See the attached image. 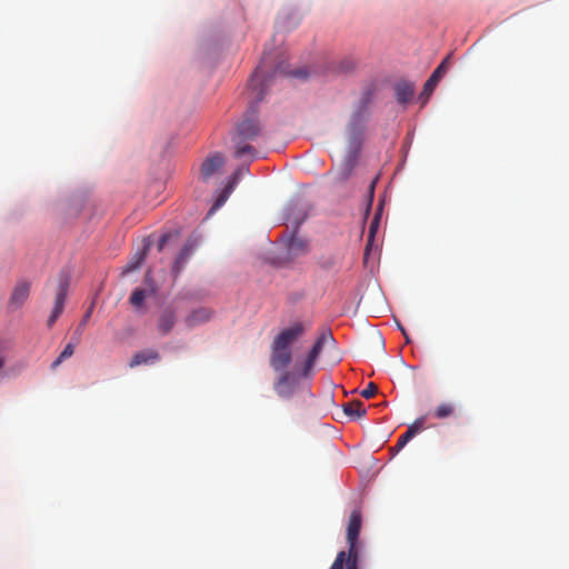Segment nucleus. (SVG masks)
Instances as JSON below:
<instances>
[{
    "instance_id": "obj_35",
    "label": "nucleus",
    "mask_w": 569,
    "mask_h": 569,
    "mask_svg": "<svg viewBox=\"0 0 569 569\" xmlns=\"http://www.w3.org/2000/svg\"><path fill=\"white\" fill-rule=\"evenodd\" d=\"M90 317V312L87 313V316H84L83 318V321H87V319Z\"/></svg>"
},
{
    "instance_id": "obj_11",
    "label": "nucleus",
    "mask_w": 569,
    "mask_h": 569,
    "mask_svg": "<svg viewBox=\"0 0 569 569\" xmlns=\"http://www.w3.org/2000/svg\"><path fill=\"white\" fill-rule=\"evenodd\" d=\"M224 164V158L220 153L209 156L201 164L200 174L202 180H208Z\"/></svg>"
},
{
    "instance_id": "obj_36",
    "label": "nucleus",
    "mask_w": 569,
    "mask_h": 569,
    "mask_svg": "<svg viewBox=\"0 0 569 569\" xmlns=\"http://www.w3.org/2000/svg\"><path fill=\"white\" fill-rule=\"evenodd\" d=\"M90 317V312L87 313V316H84L83 318V321H87V319Z\"/></svg>"
},
{
    "instance_id": "obj_32",
    "label": "nucleus",
    "mask_w": 569,
    "mask_h": 569,
    "mask_svg": "<svg viewBox=\"0 0 569 569\" xmlns=\"http://www.w3.org/2000/svg\"><path fill=\"white\" fill-rule=\"evenodd\" d=\"M398 328L401 330V332H402V335H403V337H405V339H406V342H407V343H410V341H411V340H410V337H409V335L407 333L406 329H405L400 323H398Z\"/></svg>"
},
{
    "instance_id": "obj_19",
    "label": "nucleus",
    "mask_w": 569,
    "mask_h": 569,
    "mask_svg": "<svg viewBox=\"0 0 569 569\" xmlns=\"http://www.w3.org/2000/svg\"><path fill=\"white\" fill-rule=\"evenodd\" d=\"M211 312L206 308H200L194 311H192L187 318H186V325L188 327H194L199 323L206 322L210 319Z\"/></svg>"
},
{
    "instance_id": "obj_23",
    "label": "nucleus",
    "mask_w": 569,
    "mask_h": 569,
    "mask_svg": "<svg viewBox=\"0 0 569 569\" xmlns=\"http://www.w3.org/2000/svg\"><path fill=\"white\" fill-rule=\"evenodd\" d=\"M379 221H380V213L378 212V213H376L375 218L370 222L368 243H367V247H366V254H368L371 241L373 240L375 234H376V232H377V230L379 228Z\"/></svg>"
},
{
    "instance_id": "obj_8",
    "label": "nucleus",
    "mask_w": 569,
    "mask_h": 569,
    "mask_svg": "<svg viewBox=\"0 0 569 569\" xmlns=\"http://www.w3.org/2000/svg\"><path fill=\"white\" fill-rule=\"evenodd\" d=\"M242 172H243L242 169H238L237 171H234L232 173V176L230 177L228 183L221 190V192L218 194L213 206L209 210V212H208L209 216L212 214L216 210H218L219 208H221L226 203V201L228 200L229 196L234 190V188H236V186H237V183H238Z\"/></svg>"
},
{
    "instance_id": "obj_4",
    "label": "nucleus",
    "mask_w": 569,
    "mask_h": 569,
    "mask_svg": "<svg viewBox=\"0 0 569 569\" xmlns=\"http://www.w3.org/2000/svg\"><path fill=\"white\" fill-rule=\"evenodd\" d=\"M261 133V126L256 117V111L251 110L246 114L243 120L238 124L237 132L232 138L234 142V157L241 158L246 154L256 156V150L247 141L254 140Z\"/></svg>"
},
{
    "instance_id": "obj_5",
    "label": "nucleus",
    "mask_w": 569,
    "mask_h": 569,
    "mask_svg": "<svg viewBox=\"0 0 569 569\" xmlns=\"http://www.w3.org/2000/svg\"><path fill=\"white\" fill-rule=\"evenodd\" d=\"M369 103L370 92H365L359 106L353 111L348 123V146L352 152H357L359 150L363 140Z\"/></svg>"
},
{
    "instance_id": "obj_10",
    "label": "nucleus",
    "mask_w": 569,
    "mask_h": 569,
    "mask_svg": "<svg viewBox=\"0 0 569 569\" xmlns=\"http://www.w3.org/2000/svg\"><path fill=\"white\" fill-rule=\"evenodd\" d=\"M198 244H199V241L196 237H189L187 239L184 246L182 247L179 256L177 257V259L174 261V264L172 268L174 273H179L183 269L184 264L187 263L189 258L192 256V253L197 249Z\"/></svg>"
},
{
    "instance_id": "obj_28",
    "label": "nucleus",
    "mask_w": 569,
    "mask_h": 569,
    "mask_svg": "<svg viewBox=\"0 0 569 569\" xmlns=\"http://www.w3.org/2000/svg\"><path fill=\"white\" fill-rule=\"evenodd\" d=\"M74 352V345L69 342L64 349L62 350V352L59 355L60 356V360H66L68 358H70Z\"/></svg>"
},
{
    "instance_id": "obj_1",
    "label": "nucleus",
    "mask_w": 569,
    "mask_h": 569,
    "mask_svg": "<svg viewBox=\"0 0 569 569\" xmlns=\"http://www.w3.org/2000/svg\"><path fill=\"white\" fill-rule=\"evenodd\" d=\"M362 526V515L359 509L352 510L347 527L348 549L341 550L331 565L330 569H360L361 542L359 536Z\"/></svg>"
},
{
    "instance_id": "obj_34",
    "label": "nucleus",
    "mask_w": 569,
    "mask_h": 569,
    "mask_svg": "<svg viewBox=\"0 0 569 569\" xmlns=\"http://www.w3.org/2000/svg\"><path fill=\"white\" fill-rule=\"evenodd\" d=\"M331 266H332V262H329V261L321 264V267L326 268V269H329Z\"/></svg>"
},
{
    "instance_id": "obj_22",
    "label": "nucleus",
    "mask_w": 569,
    "mask_h": 569,
    "mask_svg": "<svg viewBox=\"0 0 569 569\" xmlns=\"http://www.w3.org/2000/svg\"><path fill=\"white\" fill-rule=\"evenodd\" d=\"M146 297H147L146 289L136 288L133 290V292L131 293L129 301L133 307L140 308L143 305Z\"/></svg>"
},
{
    "instance_id": "obj_21",
    "label": "nucleus",
    "mask_w": 569,
    "mask_h": 569,
    "mask_svg": "<svg viewBox=\"0 0 569 569\" xmlns=\"http://www.w3.org/2000/svg\"><path fill=\"white\" fill-rule=\"evenodd\" d=\"M456 412V407L451 402H442L438 405L433 411V417L438 419H446L448 417L453 416Z\"/></svg>"
},
{
    "instance_id": "obj_16",
    "label": "nucleus",
    "mask_w": 569,
    "mask_h": 569,
    "mask_svg": "<svg viewBox=\"0 0 569 569\" xmlns=\"http://www.w3.org/2000/svg\"><path fill=\"white\" fill-rule=\"evenodd\" d=\"M177 317L172 309H164L158 318V330L162 336L168 335L176 323Z\"/></svg>"
},
{
    "instance_id": "obj_7",
    "label": "nucleus",
    "mask_w": 569,
    "mask_h": 569,
    "mask_svg": "<svg viewBox=\"0 0 569 569\" xmlns=\"http://www.w3.org/2000/svg\"><path fill=\"white\" fill-rule=\"evenodd\" d=\"M308 241L296 233L286 240L287 259L295 260L308 252Z\"/></svg>"
},
{
    "instance_id": "obj_12",
    "label": "nucleus",
    "mask_w": 569,
    "mask_h": 569,
    "mask_svg": "<svg viewBox=\"0 0 569 569\" xmlns=\"http://www.w3.org/2000/svg\"><path fill=\"white\" fill-rule=\"evenodd\" d=\"M426 418L420 417L416 419L407 429V431L400 436L397 441L396 449L401 450L416 435H418L425 427Z\"/></svg>"
},
{
    "instance_id": "obj_2",
    "label": "nucleus",
    "mask_w": 569,
    "mask_h": 569,
    "mask_svg": "<svg viewBox=\"0 0 569 569\" xmlns=\"http://www.w3.org/2000/svg\"><path fill=\"white\" fill-rule=\"evenodd\" d=\"M306 327L302 322H296L282 329L272 340L270 347V367L274 371H282L292 361V345L305 333Z\"/></svg>"
},
{
    "instance_id": "obj_3",
    "label": "nucleus",
    "mask_w": 569,
    "mask_h": 569,
    "mask_svg": "<svg viewBox=\"0 0 569 569\" xmlns=\"http://www.w3.org/2000/svg\"><path fill=\"white\" fill-rule=\"evenodd\" d=\"M282 72H284V70L281 68V66H273L271 54L264 53L260 64L250 79L249 91L251 102H261L266 97L267 88L273 83L276 76Z\"/></svg>"
},
{
    "instance_id": "obj_31",
    "label": "nucleus",
    "mask_w": 569,
    "mask_h": 569,
    "mask_svg": "<svg viewBox=\"0 0 569 569\" xmlns=\"http://www.w3.org/2000/svg\"><path fill=\"white\" fill-rule=\"evenodd\" d=\"M291 76L298 77V78H306L307 72L305 70H296V71L291 72Z\"/></svg>"
},
{
    "instance_id": "obj_33",
    "label": "nucleus",
    "mask_w": 569,
    "mask_h": 569,
    "mask_svg": "<svg viewBox=\"0 0 569 569\" xmlns=\"http://www.w3.org/2000/svg\"><path fill=\"white\" fill-rule=\"evenodd\" d=\"M63 360H60V356L51 363V369H57Z\"/></svg>"
},
{
    "instance_id": "obj_6",
    "label": "nucleus",
    "mask_w": 569,
    "mask_h": 569,
    "mask_svg": "<svg viewBox=\"0 0 569 569\" xmlns=\"http://www.w3.org/2000/svg\"><path fill=\"white\" fill-rule=\"evenodd\" d=\"M67 292H68V280L61 279L58 284V288H57L53 309L51 311V315L48 318L47 325L49 328H51L56 323L57 319L62 313V311L64 309Z\"/></svg>"
},
{
    "instance_id": "obj_29",
    "label": "nucleus",
    "mask_w": 569,
    "mask_h": 569,
    "mask_svg": "<svg viewBox=\"0 0 569 569\" xmlns=\"http://www.w3.org/2000/svg\"><path fill=\"white\" fill-rule=\"evenodd\" d=\"M375 184H376V180H373L370 183V186H369V204H368V209L370 208L372 199H373Z\"/></svg>"
},
{
    "instance_id": "obj_26",
    "label": "nucleus",
    "mask_w": 569,
    "mask_h": 569,
    "mask_svg": "<svg viewBox=\"0 0 569 569\" xmlns=\"http://www.w3.org/2000/svg\"><path fill=\"white\" fill-rule=\"evenodd\" d=\"M438 82H439V80L433 78L432 76H430L429 79L426 81L423 91H422V97L425 96L426 100L430 97V94L437 87Z\"/></svg>"
},
{
    "instance_id": "obj_15",
    "label": "nucleus",
    "mask_w": 569,
    "mask_h": 569,
    "mask_svg": "<svg viewBox=\"0 0 569 569\" xmlns=\"http://www.w3.org/2000/svg\"><path fill=\"white\" fill-rule=\"evenodd\" d=\"M160 359L159 353L153 349L142 350L133 355L131 358L129 366L130 368H134L141 365H150L154 363Z\"/></svg>"
},
{
    "instance_id": "obj_30",
    "label": "nucleus",
    "mask_w": 569,
    "mask_h": 569,
    "mask_svg": "<svg viewBox=\"0 0 569 569\" xmlns=\"http://www.w3.org/2000/svg\"><path fill=\"white\" fill-rule=\"evenodd\" d=\"M169 240V234H163L160 240H159V244H158V248L159 250H162L163 247L166 246V243L168 242Z\"/></svg>"
},
{
    "instance_id": "obj_17",
    "label": "nucleus",
    "mask_w": 569,
    "mask_h": 569,
    "mask_svg": "<svg viewBox=\"0 0 569 569\" xmlns=\"http://www.w3.org/2000/svg\"><path fill=\"white\" fill-rule=\"evenodd\" d=\"M395 91L397 101L402 104L409 102L415 94L413 86L405 81L397 83Z\"/></svg>"
},
{
    "instance_id": "obj_14",
    "label": "nucleus",
    "mask_w": 569,
    "mask_h": 569,
    "mask_svg": "<svg viewBox=\"0 0 569 569\" xmlns=\"http://www.w3.org/2000/svg\"><path fill=\"white\" fill-rule=\"evenodd\" d=\"M150 249V242H144L140 249H138L123 268L122 274H127L137 270L144 261Z\"/></svg>"
},
{
    "instance_id": "obj_20",
    "label": "nucleus",
    "mask_w": 569,
    "mask_h": 569,
    "mask_svg": "<svg viewBox=\"0 0 569 569\" xmlns=\"http://www.w3.org/2000/svg\"><path fill=\"white\" fill-rule=\"evenodd\" d=\"M343 411L346 415L353 418H360L366 415V408L359 400H353L343 405Z\"/></svg>"
},
{
    "instance_id": "obj_27",
    "label": "nucleus",
    "mask_w": 569,
    "mask_h": 569,
    "mask_svg": "<svg viewBox=\"0 0 569 569\" xmlns=\"http://www.w3.org/2000/svg\"><path fill=\"white\" fill-rule=\"evenodd\" d=\"M378 392V387L373 382H369L367 387L361 391V396L366 399L372 398Z\"/></svg>"
},
{
    "instance_id": "obj_37",
    "label": "nucleus",
    "mask_w": 569,
    "mask_h": 569,
    "mask_svg": "<svg viewBox=\"0 0 569 569\" xmlns=\"http://www.w3.org/2000/svg\"><path fill=\"white\" fill-rule=\"evenodd\" d=\"M3 367V359L0 358V369Z\"/></svg>"
},
{
    "instance_id": "obj_25",
    "label": "nucleus",
    "mask_w": 569,
    "mask_h": 569,
    "mask_svg": "<svg viewBox=\"0 0 569 569\" xmlns=\"http://www.w3.org/2000/svg\"><path fill=\"white\" fill-rule=\"evenodd\" d=\"M319 356L317 355H313L312 352L309 351L305 362H303V367H302V375L303 376H308L309 372L312 370L313 368V365L317 360Z\"/></svg>"
},
{
    "instance_id": "obj_13",
    "label": "nucleus",
    "mask_w": 569,
    "mask_h": 569,
    "mask_svg": "<svg viewBox=\"0 0 569 569\" xmlns=\"http://www.w3.org/2000/svg\"><path fill=\"white\" fill-rule=\"evenodd\" d=\"M30 293V283L28 281H20L13 288L9 303L16 308H20Z\"/></svg>"
},
{
    "instance_id": "obj_24",
    "label": "nucleus",
    "mask_w": 569,
    "mask_h": 569,
    "mask_svg": "<svg viewBox=\"0 0 569 569\" xmlns=\"http://www.w3.org/2000/svg\"><path fill=\"white\" fill-rule=\"evenodd\" d=\"M449 63H450V56H447L440 62V64L435 69V71L431 73V76L440 81L441 78L447 73V71L449 69Z\"/></svg>"
},
{
    "instance_id": "obj_18",
    "label": "nucleus",
    "mask_w": 569,
    "mask_h": 569,
    "mask_svg": "<svg viewBox=\"0 0 569 569\" xmlns=\"http://www.w3.org/2000/svg\"><path fill=\"white\" fill-rule=\"evenodd\" d=\"M333 342H335V339H333L331 330L328 329V328H323L320 331V333H319L315 345L312 346L310 352H312L313 355L319 356L326 345L333 343Z\"/></svg>"
},
{
    "instance_id": "obj_9",
    "label": "nucleus",
    "mask_w": 569,
    "mask_h": 569,
    "mask_svg": "<svg viewBox=\"0 0 569 569\" xmlns=\"http://www.w3.org/2000/svg\"><path fill=\"white\" fill-rule=\"evenodd\" d=\"M296 381L292 375L286 369L281 371L280 377L274 383V390L280 398H289L293 395Z\"/></svg>"
}]
</instances>
